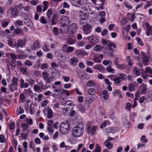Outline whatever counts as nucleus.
<instances>
[{"instance_id":"39","label":"nucleus","mask_w":152,"mask_h":152,"mask_svg":"<svg viewBox=\"0 0 152 152\" xmlns=\"http://www.w3.org/2000/svg\"><path fill=\"white\" fill-rule=\"evenodd\" d=\"M109 115L111 119H113L115 118V115H114V111L113 110H110Z\"/></svg>"},{"instance_id":"44","label":"nucleus","mask_w":152,"mask_h":152,"mask_svg":"<svg viewBox=\"0 0 152 152\" xmlns=\"http://www.w3.org/2000/svg\"><path fill=\"white\" fill-rule=\"evenodd\" d=\"M39 21L41 23L44 24H46L47 23V21L44 16H42L40 17Z\"/></svg>"},{"instance_id":"55","label":"nucleus","mask_w":152,"mask_h":152,"mask_svg":"<svg viewBox=\"0 0 152 152\" xmlns=\"http://www.w3.org/2000/svg\"><path fill=\"white\" fill-rule=\"evenodd\" d=\"M21 32V29L17 28L15 29L13 33L14 35H17L19 34Z\"/></svg>"},{"instance_id":"20","label":"nucleus","mask_w":152,"mask_h":152,"mask_svg":"<svg viewBox=\"0 0 152 152\" xmlns=\"http://www.w3.org/2000/svg\"><path fill=\"white\" fill-rule=\"evenodd\" d=\"M94 68L95 69H98L99 72L102 73L104 72V71L102 66L98 64L94 66Z\"/></svg>"},{"instance_id":"16","label":"nucleus","mask_w":152,"mask_h":152,"mask_svg":"<svg viewBox=\"0 0 152 152\" xmlns=\"http://www.w3.org/2000/svg\"><path fill=\"white\" fill-rule=\"evenodd\" d=\"M87 39L91 43L94 44L98 42L97 38L95 36L88 37H87Z\"/></svg>"},{"instance_id":"14","label":"nucleus","mask_w":152,"mask_h":152,"mask_svg":"<svg viewBox=\"0 0 152 152\" xmlns=\"http://www.w3.org/2000/svg\"><path fill=\"white\" fill-rule=\"evenodd\" d=\"M139 89L141 91V94H145L147 90V85L142 84L139 86Z\"/></svg>"},{"instance_id":"28","label":"nucleus","mask_w":152,"mask_h":152,"mask_svg":"<svg viewBox=\"0 0 152 152\" xmlns=\"http://www.w3.org/2000/svg\"><path fill=\"white\" fill-rule=\"evenodd\" d=\"M145 70L147 73H148L150 74V75H148V77H152V69L149 67H147L145 68Z\"/></svg>"},{"instance_id":"45","label":"nucleus","mask_w":152,"mask_h":152,"mask_svg":"<svg viewBox=\"0 0 152 152\" xmlns=\"http://www.w3.org/2000/svg\"><path fill=\"white\" fill-rule=\"evenodd\" d=\"M148 61V58L147 56H145L142 59L143 63L145 65H147Z\"/></svg>"},{"instance_id":"21","label":"nucleus","mask_w":152,"mask_h":152,"mask_svg":"<svg viewBox=\"0 0 152 152\" xmlns=\"http://www.w3.org/2000/svg\"><path fill=\"white\" fill-rule=\"evenodd\" d=\"M34 90L37 92H40L42 91V88H41L39 86L35 85L34 86Z\"/></svg>"},{"instance_id":"35","label":"nucleus","mask_w":152,"mask_h":152,"mask_svg":"<svg viewBox=\"0 0 152 152\" xmlns=\"http://www.w3.org/2000/svg\"><path fill=\"white\" fill-rule=\"evenodd\" d=\"M7 142L6 137L3 135H0V142L2 143H5Z\"/></svg>"},{"instance_id":"2","label":"nucleus","mask_w":152,"mask_h":152,"mask_svg":"<svg viewBox=\"0 0 152 152\" xmlns=\"http://www.w3.org/2000/svg\"><path fill=\"white\" fill-rule=\"evenodd\" d=\"M60 132L63 134L68 133L70 131V126L67 121H64L61 123L59 126Z\"/></svg>"},{"instance_id":"6","label":"nucleus","mask_w":152,"mask_h":152,"mask_svg":"<svg viewBox=\"0 0 152 152\" xmlns=\"http://www.w3.org/2000/svg\"><path fill=\"white\" fill-rule=\"evenodd\" d=\"M18 12L16 7H10L7 11V15L9 16H13L15 17L17 15Z\"/></svg>"},{"instance_id":"42","label":"nucleus","mask_w":152,"mask_h":152,"mask_svg":"<svg viewBox=\"0 0 152 152\" xmlns=\"http://www.w3.org/2000/svg\"><path fill=\"white\" fill-rule=\"evenodd\" d=\"M107 71L113 74L115 72V69L112 68L110 65H109L107 68Z\"/></svg>"},{"instance_id":"49","label":"nucleus","mask_w":152,"mask_h":152,"mask_svg":"<svg viewBox=\"0 0 152 152\" xmlns=\"http://www.w3.org/2000/svg\"><path fill=\"white\" fill-rule=\"evenodd\" d=\"M23 152H27V148H28V143L27 142L25 141L23 144Z\"/></svg>"},{"instance_id":"37","label":"nucleus","mask_w":152,"mask_h":152,"mask_svg":"<svg viewBox=\"0 0 152 152\" xmlns=\"http://www.w3.org/2000/svg\"><path fill=\"white\" fill-rule=\"evenodd\" d=\"M120 77L121 81H124L126 80L127 78L126 75L123 73H121L119 74Z\"/></svg>"},{"instance_id":"47","label":"nucleus","mask_w":152,"mask_h":152,"mask_svg":"<svg viewBox=\"0 0 152 152\" xmlns=\"http://www.w3.org/2000/svg\"><path fill=\"white\" fill-rule=\"evenodd\" d=\"M141 76L142 78L144 79H146L147 77H148V75L147 73L144 71H142L141 73Z\"/></svg>"},{"instance_id":"24","label":"nucleus","mask_w":152,"mask_h":152,"mask_svg":"<svg viewBox=\"0 0 152 152\" xmlns=\"http://www.w3.org/2000/svg\"><path fill=\"white\" fill-rule=\"evenodd\" d=\"M103 48V47L102 46L99 45H97L95 46L94 50L95 51L98 52L99 51L102 50Z\"/></svg>"},{"instance_id":"33","label":"nucleus","mask_w":152,"mask_h":152,"mask_svg":"<svg viewBox=\"0 0 152 152\" xmlns=\"http://www.w3.org/2000/svg\"><path fill=\"white\" fill-rule=\"evenodd\" d=\"M126 60L129 66H132L133 65V63L132 60L131 59L130 57L129 56H128L126 57Z\"/></svg>"},{"instance_id":"11","label":"nucleus","mask_w":152,"mask_h":152,"mask_svg":"<svg viewBox=\"0 0 152 152\" xmlns=\"http://www.w3.org/2000/svg\"><path fill=\"white\" fill-rule=\"evenodd\" d=\"M145 26L147 27V30L146 31V34L147 36L152 35V26H150L148 23H146Z\"/></svg>"},{"instance_id":"34","label":"nucleus","mask_w":152,"mask_h":152,"mask_svg":"<svg viewBox=\"0 0 152 152\" xmlns=\"http://www.w3.org/2000/svg\"><path fill=\"white\" fill-rule=\"evenodd\" d=\"M43 4L44 5V7L43 9V12H45L48 8V6L49 4V2L46 1H44L43 2Z\"/></svg>"},{"instance_id":"13","label":"nucleus","mask_w":152,"mask_h":152,"mask_svg":"<svg viewBox=\"0 0 152 152\" xmlns=\"http://www.w3.org/2000/svg\"><path fill=\"white\" fill-rule=\"evenodd\" d=\"M100 95L104 100L107 99L109 96L108 92L107 90H104L101 92Z\"/></svg>"},{"instance_id":"32","label":"nucleus","mask_w":152,"mask_h":152,"mask_svg":"<svg viewBox=\"0 0 152 152\" xmlns=\"http://www.w3.org/2000/svg\"><path fill=\"white\" fill-rule=\"evenodd\" d=\"M86 21L87 20L85 17L79 18V23L81 26L83 25L84 23H86Z\"/></svg>"},{"instance_id":"64","label":"nucleus","mask_w":152,"mask_h":152,"mask_svg":"<svg viewBox=\"0 0 152 152\" xmlns=\"http://www.w3.org/2000/svg\"><path fill=\"white\" fill-rule=\"evenodd\" d=\"M141 141L143 142L146 143L148 142V140L146 138L145 135H143L141 136L140 139Z\"/></svg>"},{"instance_id":"4","label":"nucleus","mask_w":152,"mask_h":152,"mask_svg":"<svg viewBox=\"0 0 152 152\" xmlns=\"http://www.w3.org/2000/svg\"><path fill=\"white\" fill-rule=\"evenodd\" d=\"M60 22L63 26H66L68 28L70 25L69 19L66 16H62L60 19Z\"/></svg>"},{"instance_id":"36","label":"nucleus","mask_w":152,"mask_h":152,"mask_svg":"<svg viewBox=\"0 0 152 152\" xmlns=\"http://www.w3.org/2000/svg\"><path fill=\"white\" fill-rule=\"evenodd\" d=\"M9 23V21L4 20L2 22L1 26L2 27L5 28L8 26Z\"/></svg>"},{"instance_id":"43","label":"nucleus","mask_w":152,"mask_h":152,"mask_svg":"<svg viewBox=\"0 0 152 152\" xmlns=\"http://www.w3.org/2000/svg\"><path fill=\"white\" fill-rule=\"evenodd\" d=\"M78 110L80 111L83 112L85 110V109L83 106L81 104H79L77 107Z\"/></svg>"},{"instance_id":"9","label":"nucleus","mask_w":152,"mask_h":152,"mask_svg":"<svg viewBox=\"0 0 152 152\" xmlns=\"http://www.w3.org/2000/svg\"><path fill=\"white\" fill-rule=\"evenodd\" d=\"M25 42L23 40L19 39L17 42L16 44H15L13 47H16L18 48L19 47L22 48L25 44Z\"/></svg>"},{"instance_id":"30","label":"nucleus","mask_w":152,"mask_h":152,"mask_svg":"<svg viewBox=\"0 0 152 152\" xmlns=\"http://www.w3.org/2000/svg\"><path fill=\"white\" fill-rule=\"evenodd\" d=\"M70 27H71L70 28L72 29V30H73L74 31H75L77 28V25L74 23H72L71 25L70 24L69 26H68V28H69Z\"/></svg>"},{"instance_id":"60","label":"nucleus","mask_w":152,"mask_h":152,"mask_svg":"<svg viewBox=\"0 0 152 152\" xmlns=\"http://www.w3.org/2000/svg\"><path fill=\"white\" fill-rule=\"evenodd\" d=\"M11 58L14 60H15L18 58V56H16L13 53H11L10 54Z\"/></svg>"},{"instance_id":"57","label":"nucleus","mask_w":152,"mask_h":152,"mask_svg":"<svg viewBox=\"0 0 152 152\" xmlns=\"http://www.w3.org/2000/svg\"><path fill=\"white\" fill-rule=\"evenodd\" d=\"M103 64L105 66H107L108 64H109V65L112 64V63L109 60H104L103 61Z\"/></svg>"},{"instance_id":"25","label":"nucleus","mask_w":152,"mask_h":152,"mask_svg":"<svg viewBox=\"0 0 152 152\" xmlns=\"http://www.w3.org/2000/svg\"><path fill=\"white\" fill-rule=\"evenodd\" d=\"M42 77L44 80H46L48 77L49 74L46 70L42 72Z\"/></svg>"},{"instance_id":"26","label":"nucleus","mask_w":152,"mask_h":152,"mask_svg":"<svg viewBox=\"0 0 152 152\" xmlns=\"http://www.w3.org/2000/svg\"><path fill=\"white\" fill-rule=\"evenodd\" d=\"M87 15V13L86 12L83 10H80L79 13V16L80 18L85 17Z\"/></svg>"},{"instance_id":"31","label":"nucleus","mask_w":152,"mask_h":152,"mask_svg":"<svg viewBox=\"0 0 152 152\" xmlns=\"http://www.w3.org/2000/svg\"><path fill=\"white\" fill-rule=\"evenodd\" d=\"M67 43L69 45H73L76 42V39H73L72 38H69L67 39Z\"/></svg>"},{"instance_id":"58","label":"nucleus","mask_w":152,"mask_h":152,"mask_svg":"<svg viewBox=\"0 0 152 152\" xmlns=\"http://www.w3.org/2000/svg\"><path fill=\"white\" fill-rule=\"evenodd\" d=\"M7 42L8 45L9 46H12V47H13L12 46L13 45V41L12 39L10 38H9L7 40Z\"/></svg>"},{"instance_id":"29","label":"nucleus","mask_w":152,"mask_h":152,"mask_svg":"<svg viewBox=\"0 0 152 152\" xmlns=\"http://www.w3.org/2000/svg\"><path fill=\"white\" fill-rule=\"evenodd\" d=\"M88 93L90 95H93L96 93V91L94 88H91L88 89Z\"/></svg>"},{"instance_id":"56","label":"nucleus","mask_w":152,"mask_h":152,"mask_svg":"<svg viewBox=\"0 0 152 152\" xmlns=\"http://www.w3.org/2000/svg\"><path fill=\"white\" fill-rule=\"evenodd\" d=\"M110 131H111V133H114L116 132H117L118 129L117 128H116L115 127H110Z\"/></svg>"},{"instance_id":"27","label":"nucleus","mask_w":152,"mask_h":152,"mask_svg":"<svg viewBox=\"0 0 152 152\" xmlns=\"http://www.w3.org/2000/svg\"><path fill=\"white\" fill-rule=\"evenodd\" d=\"M39 137L42 139L45 140H49V137L48 135H45L43 133L41 132L39 134Z\"/></svg>"},{"instance_id":"17","label":"nucleus","mask_w":152,"mask_h":152,"mask_svg":"<svg viewBox=\"0 0 152 152\" xmlns=\"http://www.w3.org/2000/svg\"><path fill=\"white\" fill-rule=\"evenodd\" d=\"M78 61V59L76 57H74L70 59V64L73 66H75L76 65Z\"/></svg>"},{"instance_id":"63","label":"nucleus","mask_w":152,"mask_h":152,"mask_svg":"<svg viewBox=\"0 0 152 152\" xmlns=\"http://www.w3.org/2000/svg\"><path fill=\"white\" fill-rule=\"evenodd\" d=\"M38 3V1L37 0H32L30 1V4L32 5L36 6Z\"/></svg>"},{"instance_id":"46","label":"nucleus","mask_w":152,"mask_h":152,"mask_svg":"<svg viewBox=\"0 0 152 152\" xmlns=\"http://www.w3.org/2000/svg\"><path fill=\"white\" fill-rule=\"evenodd\" d=\"M133 72L137 76H139L140 75L139 70L136 66L134 67L133 69Z\"/></svg>"},{"instance_id":"40","label":"nucleus","mask_w":152,"mask_h":152,"mask_svg":"<svg viewBox=\"0 0 152 152\" xmlns=\"http://www.w3.org/2000/svg\"><path fill=\"white\" fill-rule=\"evenodd\" d=\"M24 112V110L23 108L21 107L18 108L17 110V114L18 115H20Z\"/></svg>"},{"instance_id":"59","label":"nucleus","mask_w":152,"mask_h":152,"mask_svg":"<svg viewBox=\"0 0 152 152\" xmlns=\"http://www.w3.org/2000/svg\"><path fill=\"white\" fill-rule=\"evenodd\" d=\"M131 28V26L129 25H127V26L124 28L123 31V34H124L125 31H126L127 32H128L130 29Z\"/></svg>"},{"instance_id":"62","label":"nucleus","mask_w":152,"mask_h":152,"mask_svg":"<svg viewBox=\"0 0 152 152\" xmlns=\"http://www.w3.org/2000/svg\"><path fill=\"white\" fill-rule=\"evenodd\" d=\"M60 105L58 103H56L53 105V109H61V108L60 107Z\"/></svg>"},{"instance_id":"52","label":"nucleus","mask_w":152,"mask_h":152,"mask_svg":"<svg viewBox=\"0 0 152 152\" xmlns=\"http://www.w3.org/2000/svg\"><path fill=\"white\" fill-rule=\"evenodd\" d=\"M136 40L138 44L141 46H143L144 45V44L141 41L140 38L139 37H137L136 38Z\"/></svg>"},{"instance_id":"22","label":"nucleus","mask_w":152,"mask_h":152,"mask_svg":"<svg viewBox=\"0 0 152 152\" xmlns=\"http://www.w3.org/2000/svg\"><path fill=\"white\" fill-rule=\"evenodd\" d=\"M18 85H15L14 83H11L9 86V88L10 91H13L17 89Z\"/></svg>"},{"instance_id":"53","label":"nucleus","mask_w":152,"mask_h":152,"mask_svg":"<svg viewBox=\"0 0 152 152\" xmlns=\"http://www.w3.org/2000/svg\"><path fill=\"white\" fill-rule=\"evenodd\" d=\"M28 82L30 85H33L34 84L35 81L33 78H31L28 80Z\"/></svg>"},{"instance_id":"48","label":"nucleus","mask_w":152,"mask_h":152,"mask_svg":"<svg viewBox=\"0 0 152 152\" xmlns=\"http://www.w3.org/2000/svg\"><path fill=\"white\" fill-rule=\"evenodd\" d=\"M93 61L95 63H98L100 62L102 60H101L98 56H94Z\"/></svg>"},{"instance_id":"7","label":"nucleus","mask_w":152,"mask_h":152,"mask_svg":"<svg viewBox=\"0 0 152 152\" xmlns=\"http://www.w3.org/2000/svg\"><path fill=\"white\" fill-rule=\"evenodd\" d=\"M41 46L38 40H37L34 42L31 45V48L32 50L34 51L37 49L39 48Z\"/></svg>"},{"instance_id":"54","label":"nucleus","mask_w":152,"mask_h":152,"mask_svg":"<svg viewBox=\"0 0 152 152\" xmlns=\"http://www.w3.org/2000/svg\"><path fill=\"white\" fill-rule=\"evenodd\" d=\"M135 88L134 85L133 84H130L128 87V89L130 91H134Z\"/></svg>"},{"instance_id":"8","label":"nucleus","mask_w":152,"mask_h":152,"mask_svg":"<svg viewBox=\"0 0 152 152\" xmlns=\"http://www.w3.org/2000/svg\"><path fill=\"white\" fill-rule=\"evenodd\" d=\"M83 30L84 32V34L87 35L91 33V27L90 25L86 24L83 26Z\"/></svg>"},{"instance_id":"23","label":"nucleus","mask_w":152,"mask_h":152,"mask_svg":"<svg viewBox=\"0 0 152 152\" xmlns=\"http://www.w3.org/2000/svg\"><path fill=\"white\" fill-rule=\"evenodd\" d=\"M87 86L89 87H95L96 86V84L94 83L92 80H89L87 83Z\"/></svg>"},{"instance_id":"5","label":"nucleus","mask_w":152,"mask_h":152,"mask_svg":"<svg viewBox=\"0 0 152 152\" xmlns=\"http://www.w3.org/2000/svg\"><path fill=\"white\" fill-rule=\"evenodd\" d=\"M43 112L45 115L47 116V118H51L53 117V111L52 109L49 107L45 108L44 109Z\"/></svg>"},{"instance_id":"10","label":"nucleus","mask_w":152,"mask_h":152,"mask_svg":"<svg viewBox=\"0 0 152 152\" xmlns=\"http://www.w3.org/2000/svg\"><path fill=\"white\" fill-rule=\"evenodd\" d=\"M115 75H110L109 76V77L114 82L115 84H118L122 81L119 77H115Z\"/></svg>"},{"instance_id":"61","label":"nucleus","mask_w":152,"mask_h":152,"mask_svg":"<svg viewBox=\"0 0 152 152\" xmlns=\"http://www.w3.org/2000/svg\"><path fill=\"white\" fill-rule=\"evenodd\" d=\"M67 50L66 53H69L73 52L74 50V48L72 47L69 46L67 47Z\"/></svg>"},{"instance_id":"50","label":"nucleus","mask_w":152,"mask_h":152,"mask_svg":"<svg viewBox=\"0 0 152 152\" xmlns=\"http://www.w3.org/2000/svg\"><path fill=\"white\" fill-rule=\"evenodd\" d=\"M24 64L28 66H31L33 65L32 62L28 59L26 60L24 62Z\"/></svg>"},{"instance_id":"3","label":"nucleus","mask_w":152,"mask_h":152,"mask_svg":"<svg viewBox=\"0 0 152 152\" xmlns=\"http://www.w3.org/2000/svg\"><path fill=\"white\" fill-rule=\"evenodd\" d=\"M98 128L97 126L93 125L91 122H88L86 124V129L88 134L93 135L94 134Z\"/></svg>"},{"instance_id":"19","label":"nucleus","mask_w":152,"mask_h":152,"mask_svg":"<svg viewBox=\"0 0 152 152\" xmlns=\"http://www.w3.org/2000/svg\"><path fill=\"white\" fill-rule=\"evenodd\" d=\"M104 144L108 149H111L113 147V144L108 140H106L104 142Z\"/></svg>"},{"instance_id":"18","label":"nucleus","mask_w":152,"mask_h":152,"mask_svg":"<svg viewBox=\"0 0 152 152\" xmlns=\"http://www.w3.org/2000/svg\"><path fill=\"white\" fill-rule=\"evenodd\" d=\"M14 25L17 28H19L21 27L23 24V21L19 19L16 20L14 23Z\"/></svg>"},{"instance_id":"38","label":"nucleus","mask_w":152,"mask_h":152,"mask_svg":"<svg viewBox=\"0 0 152 152\" xmlns=\"http://www.w3.org/2000/svg\"><path fill=\"white\" fill-rule=\"evenodd\" d=\"M42 49L43 51L48 52L50 50V49L48 47L46 43H45L42 46Z\"/></svg>"},{"instance_id":"15","label":"nucleus","mask_w":152,"mask_h":152,"mask_svg":"<svg viewBox=\"0 0 152 152\" xmlns=\"http://www.w3.org/2000/svg\"><path fill=\"white\" fill-rule=\"evenodd\" d=\"M20 87L21 88H26L28 87V85L27 83H24V80L23 79H21L20 80Z\"/></svg>"},{"instance_id":"51","label":"nucleus","mask_w":152,"mask_h":152,"mask_svg":"<svg viewBox=\"0 0 152 152\" xmlns=\"http://www.w3.org/2000/svg\"><path fill=\"white\" fill-rule=\"evenodd\" d=\"M101 148L99 146L98 144L96 145V147L94 151V152H101Z\"/></svg>"},{"instance_id":"1","label":"nucleus","mask_w":152,"mask_h":152,"mask_svg":"<svg viewBox=\"0 0 152 152\" xmlns=\"http://www.w3.org/2000/svg\"><path fill=\"white\" fill-rule=\"evenodd\" d=\"M83 124L81 123L78 124L77 126L74 127L72 130V134L74 137H78L81 136L84 132Z\"/></svg>"},{"instance_id":"12","label":"nucleus","mask_w":152,"mask_h":152,"mask_svg":"<svg viewBox=\"0 0 152 152\" xmlns=\"http://www.w3.org/2000/svg\"><path fill=\"white\" fill-rule=\"evenodd\" d=\"M95 98L94 96L87 97L85 99L86 104L88 107L92 102L95 100Z\"/></svg>"},{"instance_id":"41","label":"nucleus","mask_w":152,"mask_h":152,"mask_svg":"<svg viewBox=\"0 0 152 152\" xmlns=\"http://www.w3.org/2000/svg\"><path fill=\"white\" fill-rule=\"evenodd\" d=\"M75 2L76 5H73L74 6L77 7H80L82 5L83 3L80 0H78L77 1H76Z\"/></svg>"}]
</instances>
